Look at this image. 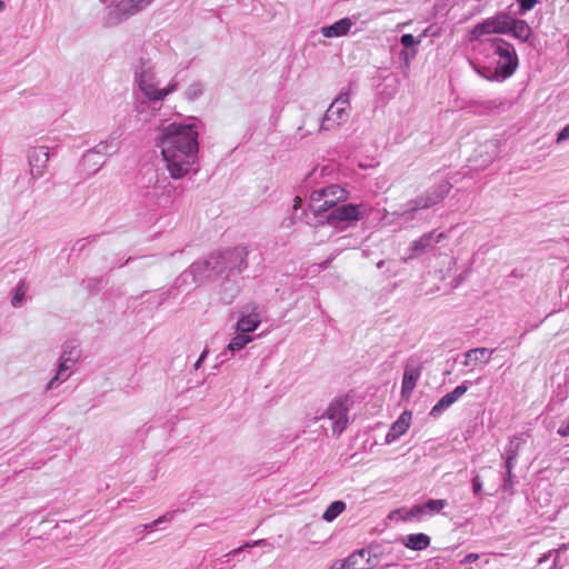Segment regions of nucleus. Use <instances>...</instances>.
Wrapping results in <instances>:
<instances>
[{
	"mask_svg": "<svg viewBox=\"0 0 569 569\" xmlns=\"http://www.w3.org/2000/svg\"><path fill=\"white\" fill-rule=\"evenodd\" d=\"M370 568H371V566L369 563L368 552L362 549V550L351 553L342 563H340L339 568L335 567L333 569H370Z\"/></svg>",
	"mask_w": 569,
	"mask_h": 569,
	"instance_id": "11",
	"label": "nucleus"
},
{
	"mask_svg": "<svg viewBox=\"0 0 569 569\" xmlns=\"http://www.w3.org/2000/svg\"><path fill=\"white\" fill-rule=\"evenodd\" d=\"M431 539L426 533H410L403 539V545L411 550H425L429 547Z\"/></svg>",
	"mask_w": 569,
	"mask_h": 569,
	"instance_id": "16",
	"label": "nucleus"
},
{
	"mask_svg": "<svg viewBox=\"0 0 569 569\" xmlns=\"http://www.w3.org/2000/svg\"><path fill=\"white\" fill-rule=\"evenodd\" d=\"M206 352H203L201 355V357L198 359V361L196 362V367L198 368L200 366V362L202 361L203 357H204Z\"/></svg>",
	"mask_w": 569,
	"mask_h": 569,
	"instance_id": "37",
	"label": "nucleus"
},
{
	"mask_svg": "<svg viewBox=\"0 0 569 569\" xmlns=\"http://www.w3.org/2000/svg\"><path fill=\"white\" fill-rule=\"evenodd\" d=\"M421 376V367L420 366H406L403 378H402V387H401V397L406 400H409L412 391L417 385Z\"/></svg>",
	"mask_w": 569,
	"mask_h": 569,
	"instance_id": "7",
	"label": "nucleus"
},
{
	"mask_svg": "<svg viewBox=\"0 0 569 569\" xmlns=\"http://www.w3.org/2000/svg\"><path fill=\"white\" fill-rule=\"evenodd\" d=\"M79 356L80 352L76 348L70 349L69 351H63L61 356V362L59 365V370L56 377L48 383V389H51L57 380H64L69 377L70 368L73 363L77 362Z\"/></svg>",
	"mask_w": 569,
	"mask_h": 569,
	"instance_id": "6",
	"label": "nucleus"
},
{
	"mask_svg": "<svg viewBox=\"0 0 569 569\" xmlns=\"http://www.w3.org/2000/svg\"><path fill=\"white\" fill-rule=\"evenodd\" d=\"M349 96L347 93L341 94L327 109L322 121V128L329 130L347 121L349 118Z\"/></svg>",
	"mask_w": 569,
	"mask_h": 569,
	"instance_id": "4",
	"label": "nucleus"
},
{
	"mask_svg": "<svg viewBox=\"0 0 569 569\" xmlns=\"http://www.w3.org/2000/svg\"><path fill=\"white\" fill-rule=\"evenodd\" d=\"M431 238H432V233L423 234L419 240H417L413 243V250L418 251V250H423V249L430 247Z\"/></svg>",
	"mask_w": 569,
	"mask_h": 569,
	"instance_id": "29",
	"label": "nucleus"
},
{
	"mask_svg": "<svg viewBox=\"0 0 569 569\" xmlns=\"http://www.w3.org/2000/svg\"><path fill=\"white\" fill-rule=\"evenodd\" d=\"M558 433L561 436V437H568L569 436V419L567 421H565L559 428H558Z\"/></svg>",
	"mask_w": 569,
	"mask_h": 569,
	"instance_id": "33",
	"label": "nucleus"
},
{
	"mask_svg": "<svg viewBox=\"0 0 569 569\" xmlns=\"http://www.w3.org/2000/svg\"><path fill=\"white\" fill-rule=\"evenodd\" d=\"M479 559V555L478 553H469L467 555L463 560L461 561V563H471V562H475Z\"/></svg>",
	"mask_w": 569,
	"mask_h": 569,
	"instance_id": "35",
	"label": "nucleus"
},
{
	"mask_svg": "<svg viewBox=\"0 0 569 569\" xmlns=\"http://www.w3.org/2000/svg\"><path fill=\"white\" fill-rule=\"evenodd\" d=\"M174 84L169 86L167 89L159 90L153 83L148 81L144 77L140 80V89L150 100H162L166 96L174 90Z\"/></svg>",
	"mask_w": 569,
	"mask_h": 569,
	"instance_id": "14",
	"label": "nucleus"
},
{
	"mask_svg": "<svg viewBox=\"0 0 569 569\" xmlns=\"http://www.w3.org/2000/svg\"><path fill=\"white\" fill-rule=\"evenodd\" d=\"M401 43L406 48H410L417 43V40L415 39V37L412 34L406 33L401 37Z\"/></svg>",
	"mask_w": 569,
	"mask_h": 569,
	"instance_id": "30",
	"label": "nucleus"
},
{
	"mask_svg": "<svg viewBox=\"0 0 569 569\" xmlns=\"http://www.w3.org/2000/svg\"><path fill=\"white\" fill-rule=\"evenodd\" d=\"M493 349H488V348H475V349H471L469 351L466 352L465 357V361H463V366L468 367L475 362H478V361H482V362H489L492 353H493Z\"/></svg>",
	"mask_w": 569,
	"mask_h": 569,
	"instance_id": "17",
	"label": "nucleus"
},
{
	"mask_svg": "<svg viewBox=\"0 0 569 569\" xmlns=\"http://www.w3.org/2000/svg\"><path fill=\"white\" fill-rule=\"evenodd\" d=\"M426 516L422 505H415L410 509L406 510L402 520L413 521L421 520Z\"/></svg>",
	"mask_w": 569,
	"mask_h": 569,
	"instance_id": "26",
	"label": "nucleus"
},
{
	"mask_svg": "<svg viewBox=\"0 0 569 569\" xmlns=\"http://www.w3.org/2000/svg\"><path fill=\"white\" fill-rule=\"evenodd\" d=\"M260 325V318L258 313H250L241 317L237 325L236 331L241 332L243 335L253 332Z\"/></svg>",
	"mask_w": 569,
	"mask_h": 569,
	"instance_id": "18",
	"label": "nucleus"
},
{
	"mask_svg": "<svg viewBox=\"0 0 569 569\" xmlns=\"http://www.w3.org/2000/svg\"><path fill=\"white\" fill-rule=\"evenodd\" d=\"M569 139V123L561 129V131L557 134V143H562L563 141Z\"/></svg>",
	"mask_w": 569,
	"mask_h": 569,
	"instance_id": "31",
	"label": "nucleus"
},
{
	"mask_svg": "<svg viewBox=\"0 0 569 569\" xmlns=\"http://www.w3.org/2000/svg\"><path fill=\"white\" fill-rule=\"evenodd\" d=\"M49 160V150L47 147H39L31 151L29 162L31 167V174L41 177Z\"/></svg>",
	"mask_w": 569,
	"mask_h": 569,
	"instance_id": "8",
	"label": "nucleus"
},
{
	"mask_svg": "<svg viewBox=\"0 0 569 569\" xmlns=\"http://www.w3.org/2000/svg\"><path fill=\"white\" fill-rule=\"evenodd\" d=\"M443 238H445V234L443 233H439L438 237H437V241H440Z\"/></svg>",
	"mask_w": 569,
	"mask_h": 569,
	"instance_id": "39",
	"label": "nucleus"
},
{
	"mask_svg": "<svg viewBox=\"0 0 569 569\" xmlns=\"http://www.w3.org/2000/svg\"><path fill=\"white\" fill-rule=\"evenodd\" d=\"M482 490V482L479 476H475L472 479V491L475 495H479Z\"/></svg>",
	"mask_w": 569,
	"mask_h": 569,
	"instance_id": "32",
	"label": "nucleus"
},
{
	"mask_svg": "<svg viewBox=\"0 0 569 569\" xmlns=\"http://www.w3.org/2000/svg\"><path fill=\"white\" fill-rule=\"evenodd\" d=\"M491 33H493V31H491L489 20L486 19L485 21L478 23L470 31V40H479L482 36L491 34Z\"/></svg>",
	"mask_w": 569,
	"mask_h": 569,
	"instance_id": "24",
	"label": "nucleus"
},
{
	"mask_svg": "<svg viewBox=\"0 0 569 569\" xmlns=\"http://www.w3.org/2000/svg\"><path fill=\"white\" fill-rule=\"evenodd\" d=\"M349 408L342 399H335L330 402L326 417L332 421V433L340 435L348 427Z\"/></svg>",
	"mask_w": 569,
	"mask_h": 569,
	"instance_id": "5",
	"label": "nucleus"
},
{
	"mask_svg": "<svg viewBox=\"0 0 569 569\" xmlns=\"http://www.w3.org/2000/svg\"><path fill=\"white\" fill-rule=\"evenodd\" d=\"M293 209L297 210L298 208L301 207V198L300 197H296L295 200H293Z\"/></svg>",
	"mask_w": 569,
	"mask_h": 569,
	"instance_id": "36",
	"label": "nucleus"
},
{
	"mask_svg": "<svg viewBox=\"0 0 569 569\" xmlns=\"http://www.w3.org/2000/svg\"><path fill=\"white\" fill-rule=\"evenodd\" d=\"M412 419L411 411H403L396 422L392 423L389 432L387 433V441H393L405 435L410 427Z\"/></svg>",
	"mask_w": 569,
	"mask_h": 569,
	"instance_id": "10",
	"label": "nucleus"
},
{
	"mask_svg": "<svg viewBox=\"0 0 569 569\" xmlns=\"http://www.w3.org/2000/svg\"><path fill=\"white\" fill-rule=\"evenodd\" d=\"M352 24L350 18H342L331 26L323 27L321 33L326 38L342 37L348 34Z\"/></svg>",
	"mask_w": 569,
	"mask_h": 569,
	"instance_id": "13",
	"label": "nucleus"
},
{
	"mask_svg": "<svg viewBox=\"0 0 569 569\" xmlns=\"http://www.w3.org/2000/svg\"><path fill=\"white\" fill-rule=\"evenodd\" d=\"M347 198L346 191L337 184L316 190L311 193V202L317 212L327 211L335 207L338 201Z\"/></svg>",
	"mask_w": 569,
	"mask_h": 569,
	"instance_id": "3",
	"label": "nucleus"
},
{
	"mask_svg": "<svg viewBox=\"0 0 569 569\" xmlns=\"http://www.w3.org/2000/svg\"><path fill=\"white\" fill-rule=\"evenodd\" d=\"M558 551L549 550L547 553H543L540 558H538L536 561V569H558Z\"/></svg>",
	"mask_w": 569,
	"mask_h": 569,
	"instance_id": "20",
	"label": "nucleus"
},
{
	"mask_svg": "<svg viewBox=\"0 0 569 569\" xmlns=\"http://www.w3.org/2000/svg\"><path fill=\"white\" fill-rule=\"evenodd\" d=\"M495 53L498 56L495 76L502 79L509 78L517 67V58L512 46L502 40H496Z\"/></svg>",
	"mask_w": 569,
	"mask_h": 569,
	"instance_id": "2",
	"label": "nucleus"
},
{
	"mask_svg": "<svg viewBox=\"0 0 569 569\" xmlns=\"http://www.w3.org/2000/svg\"><path fill=\"white\" fill-rule=\"evenodd\" d=\"M330 219L338 221H353L359 220L358 206L342 204L337 207L330 214Z\"/></svg>",
	"mask_w": 569,
	"mask_h": 569,
	"instance_id": "15",
	"label": "nucleus"
},
{
	"mask_svg": "<svg viewBox=\"0 0 569 569\" xmlns=\"http://www.w3.org/2000/svg\"><path fill=\"white\" fill-rule=\"evenodd\" d=\"M251 338L248 335H243L239 332L236 337L231 339L228 345V349L230 351H237L244 348L249 342H251Z\"/></svg>",
	"mask_w": 569,
	"mask_h": 569,
	"instance_id": "25",
	"label": "nucleus"
},
{
	"mask_svg": "<svg viewBox=\"0 0 569 569\" xmlns=\"http://www.w3.org/2000/svg\"><path fill=\"white\" fill-rule=\"evenodd\" d=\"M152 1L153 0H122L116 6V9L121 16H133L151 4Z\"/></svg>",
	"mask_w": 569,
	"mask_h": 569,
	"instance_id": "12",
	"label": "nucleus"
},
{
	"mask_svg": "<svg viewBox=\"0 0 569 569\" xmlns=\"http://www.w3.org/2000/svg\"><path fill=\"white\" fill-rule=\"evenodd\" d=\"M510 32L520 40H527L531 34V28L525 21L512 19Z\"/></svg>",
	"mask_w": 569,
	"mask_h": 569,
	"instance_id": "21",
	"label": "nucleus"
},
{
	"mask_svg": "<svg viewBox=\"0 0 569 569\" xmlns=\"http://www.w3.org/2000/svg\"><path fill=\"white\" fill-rule=\"evenodd\" d=\"M162 520H163V517H160L157 520H154L152 525H158V523L162 522Z\"/></svg>",
	"mask_w": 569,
	"mask_h": 569,
	"instance_id": "38",
	"label": "nucleus"
},
{
	"mask_svg": "<svg viewBox=\"0 0 569 569\" xmlns=\"http://www.w3.org/2000/svg\"><path fill=\"white\" fill-rule=\"evenodd\" d=\"M346 509V503L342 501H333L323 512L322 518L330 522L336 519Z\"/></svg>",
	"mask_w": 569,
	"mask_h": 569,
	"instance_id": "23",
	"label": "nucleus"
},
{
	"mask_svg": "<svg viewBox=\"0 0 569 569\" xmlns=\"http://www.w3.org/2000/svg\"><path fill=\"white\" fill-rule=\"evenodd\" d=\"M198 132L192 124L170 123L162 127L158 144L172 178L187 174L198 151Z\"/></svg>",
	"mask_w": 569,
	"mask_h": 569,
	"instance_id": "1",
	"label": "nucleus"
},
{
	"mask_svg": "<svg viewBox=\"0 0 569 569\" xmlns=\"http://www.w3.org/2000/svg\"><path fill=\"white\" fill-rule=\"evenodd\" d=\"M26 292H27L26 283L23 281H21L14 290L12 305L13 306L19 305L23 300Z\"/></svg>",
	"mask_w": 569,
	"mask_h": 569,
	"instance_id": "28",
	"label": "nucleus"
},
{
	"mask_svg": "<svg viewBox=\"0 0 569 569\" xmlns=\"http://www.w3.org/2000/svg\"><path fill=\"white\" fill-rule=\"evenodd\" d=\"M523 11L531 10L533 8V0H518Z\"/></svg>",
	"mask_w": 569,
	"mask_h": 569,
	"instance_id": "34",
	"label": "nucleus"
},
{
	"mask_svg": "<svg viewBox=\"0 0 569 569\" xmlns=\"http://www.w3.org/2000/svg\"><path fill=\"white\" fill-rule=\"evenodd\" d=\"M443 199V196H437L436 198H431V197H420L418 198L416 201H415V206L412 207L413 210H417V209H426V208H429L436 203H438L439 201H441Z\"/></svg>",
	"mask_w": 569,
	"mask_h": 569,
	"instance_id": "27",
	"label": "nucleus"
},
{
	"mask_svg": "<svg viewBox=\"0 0 569 569\" xmlns=\"http://www.w3.org/2000/svg\"><path fill=\"white\" fill-rule=\"evenodd\" d=\"M448 506L446 499H430L426 503H422L426 515L440 513Z\"/></svg>",
	"mask_w": 569,
	"mask_h": 569,
	"instance_id": "22",
	"label": "nucleus"
},
{
	"mask_svg": "<svg viewBox=\"0 0 569 569\" xmlns=\"http://www.w3.org/2000/svg\"><path fill=\"white\" fill-rule=\"evenodd\" d=\"M468 390V387L462 383L456 387L451 392L445 395L431 409V416L440 415L445 409L453 405L462 395Z\"/></svg>",
	"mask_w": 569,
	"mask_h": 569,
	"instance_id": "9",
	"label": "nucleus"
},
{
	"mask_svg": "<svg viewBox=\"0 0 569 569\" xmlns=\"http://www.w3.org/2000/svg\"><path fill=\"white\" fill-rule=\"evenodd\" d=\"M4 3L0 0V11L3 9Z\"/></svg>",
	"mask_w": 569,
	"mask_h": 569,
	"instance_id": "40",
	"label": "nucleus"
},
{
	"mask_svg": "<svg viewBox=\"0 0 569 569\" xmlns=\"http://www.w3.org/2000/svg\"><path fill=\"white\" fill-rule=\"evenodd\" d=\"M491 31L493 33H508L510 32V24H512V18L507 14H497L496 17L488 18Z\"/></svg>",
	"mask_w": 569,
	"mask_h": 569,
	"instance_id": "19",
	"label": "nucleus"
}]
</instances>
